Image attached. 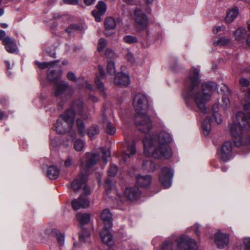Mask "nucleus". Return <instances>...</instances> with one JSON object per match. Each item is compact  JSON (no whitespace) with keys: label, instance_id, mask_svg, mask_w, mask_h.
Masks as SVG:
<instances>
[{"label":"nucleus","instance_id":"1","mask_svg":"<svg viewBox=\"0 0 250 250\" xmlns=\"http://www.w3.org/2000/svg\"><path fill=\"white\" fill-rule=\"evenodd\" d=\"M199 71L192 68L189 78L185 82V98L192 99L197 107L204 114L206 112V104L211 99L212 92L217 88L216 83L211 82H204L200 86Z\"/></svg>","mask_w":250,"mask_h":250},{"label":"nucleus","instance_id":"2","mask_svg":"<svg viewBox=\"0 0 250 250\" xmlns=\"http://www.w3.org/2000/svg\"><path fill=\"white\" fill-rule=\"evenodd\" d=\"M172 142L171 135L165 131L159 134L146 136L143 140L144 152L147 157H153L155 159H169L172 152L168 144Z\"/></svg>","mask_w":250,"mask_h":250},{"label":"nucleus","instance_id":"3","mask_svg":"<svg viewBox=\"0 0 250 250\" xmlns=\"http://www.w3.org/2000/svg\"><path fill=\"white\" fill-rule=\"evenodd\" d=\"M133 106L137 114L136 120L140 121L141 120V121L139 125H148L151 123L147 114L149 108L148 100L144 94L139 93L135 95L133 99Z\"/></svg>","mask_w":250,"mask_h":250},{"label":"nucleus","instance_id":"4","mask_svg":"<svg viewBox=\"0 0 250 250\" xmlns=\"http://www.w3.org/2000/svg\"><path fill=\"white\" fill-rule=\"evenodd\" d=\"M248 126H230V133L234 138V142L238 146L250 144V134L247 133Z\"/></svg>","mask_w":250,"mask_h":250},{"label":"nucleus","instance_id":"5","mask_svg":"<svg viewBox=\"0 0 250 250\" xmlns=\"http://www.w3.org/2000/svg\"><path fill=\"white\" fill-rule=\"evenodd\" d=\"M83 104L81 100H76L73 104L72 107L64 112L59 118L60 123L72 125L74 121L75 112L82 114L83 111Z\"/></svg>","mask_w":250,"mask_h":250},{"label":"nucleus","instance_id":"6","mask_svg":"<svg viewBox=\"0 0 250 250\" xmlns=\"http://www.w3.org/2000/svg\"><path fill=\"white\" fill-rule=\"evenodd\" d=\"M37 65V71L38 74L39 80L41 86V93L40 98L42 101H45L46 95V83H47V62H40L36 61L35 62Z\"/></svg>","mask_w":250,"mask_h":250},{"label":"nucleus","instance_id":"7","mask_svg":"<svg viewBox=\"0 0 250 250\" xmlns=\"http://www.w3.org/2000/svg\"><path fill=\"white\" fill-rule=\"evenodd\" d=\"M176 241L179 250H196L197 248L196 241L188 236H182Z\"/></svg>","mask_w":250,"mask_h":250},{"label":"nucleus","instance_id":"8","mask_svg":"<svg viewBox=\"0 0 250 250\" xmlns=\"http://www.w3.org/2000/svg\"><path fill=\"white\" fill-rule=\"evenodd\" d=\"M173 174V171L169 168L165 167L162 168L159 177L164 188H168L171 186Z\"/></svg>","mask_w":250,"mask_h":250},{"label":"nucleus","instance_id":"9","mask_svg":"<svg viewBox=\"0 0 250 250\" xmlns=\"http://www.w3.org/2000/svg\"><path fill=\"white\" fill-rule=\"evenodd\" d=\"M232 144L230 141H226L222 145L219 154L221 158L225 161L229 160L232 157Z\"/></svg>","mask_w":250,"mask_h":250},{"label":"nucleus","instance_id":"10","mask_svg":"<svg viewBox=\"0 0 250 250\" xmlns=\"http://www.w3.org/2000/svg\"><path fill=\"white\" fill-rule=\"evenodd\" d=\"M73 92L72 88L67 83L58 80L55 83V94L59 96L62 94H70Z\"/></svg>","mask_w":250,"mask_h":250},{"label":"nucleus","instance_id":"11","mask_svg":"<svg viewBox=\"0 0 250 250\" xmlns=\"http://www.w3.org/2000/svg\"><path fill=\"white\" fill-rule=\"evenodd\" d=\"M49 70V74L48 77L51 80V76L53 79H57L61 74V67L58 64V61L48 62V71Z\"/></svg>","mask_w":250,"mask_h":250},{"label":"nucleus","instance_id":"12","mask_svg":"<svg viewBox=\"0 0 250 250\" xmlns=\"http://www.w3.org/2000/svg\"><path fill=\"white\" fill-rule=\"evenodd\" d=\"M2 44L9 53H17L18 52V48L14 39L9 36L5 37L2 41Z\"/></svg>","mask_w":250,"mask_h":250},{"label":"nucleus","instance_id":"13","mask_svg":"<svg viewBox=\"0 0 250 250\" xmlns=\"http://www.w3.org/2000/svg\"><path fill=\"white\" fill-rule=\"evenodd\" d=\"M215 242L219 248H224L229 243V234L217 232L215 235Z\"/></svg>","mask_w":250,"mask_h":250},{"label":"nucleus","instance_id":"14","mask_svg":"<svg viewBox=\"0 0 250 250\" xmlns=\"http://www.w3.org/2000/svg\"><path fill=\"white\" fill-rule=\"evenodd\" d=\"M133 17L138 25L144 26L147 23L146 16L138 8L135 9Z\"/></svg>","mask_w":250,"mask_h":250},{"label":"nucleus","instance_id":"15","mask_svg":"<svg viewBox=\"0 0 250 250\" xmlns=\"http://www.w3.org/2000/svg\"><path fill=\"white\" fill-rule=\"evenodd\" d=\"M104 224V228L111 229L112 226V215L108 209H104L100 215Z\"/></svg>","mask_w":250,"mask_h":250},{"label":"nucleus","instance_id":"16","mask_svg":"<svg viewBox=\"0 0 250 250\" xmlns=\"http://www.w3.org/2000/svg\"><path fill=\"white\" fill-rule=\"evenodd\" d=\"M127 149L122 153V157L124 161L126 162L127 160L136 153V147L133 141L131 142L126 141Z\"/></svg>","mask_w":250,"mask_h":250},{"label":"nucleus","instance_id":"17","mask_svg":"<svg viewBox=\"0 0 250 250\" xmlns=\"http://www.w3.org/2000/svg\"><path fill=\"white\" fill-rule=\"evenodd\" d=\"M125 196L131 201L137 200L141 195V191L137 187L127 188L125 191Z\"/></svg>","mask_w":250,"mask_h":250},{"label":"nucleus","instance_id":"18","mask_svg":"<svg viewBox=\"0 0 250 250\" xmlns=\"http://www.w3.org/2000/svg\"><path fill=\"white\" fill-rule=\"evenodd\" d=\"M71 204L74 209L78 210L81 208L88 207L89 205V201L86 198L81 196L78 199L72 200Z\"/></svg>","mask_w":250,"mask_h":250},{"label":"nucleus","instance_id":"19","mask_svg":"<svg viewBox=\"0 0 250 250\" xmlns=\"http://www.w3.org/2000/svg\"><path fill=\"white\" fill-rule=\"evenodd\" d=\"M87 180V174L86 170L82 172L80 179H76L72 183V188L75 191L78 190L82 186L84 185Z\"/></svg>","mask_w":250,"mask_h":250},{"label":"nucleus","instance_id":"20","mask_svg":"<svg viewBox=\"0 0 250 250\" xmlns=\"http://www.w3.org/2000/svg\"><path fill=\"white\" fill-rule=\"evenodd\" d=\"M115 85L126 86L130 83V78L128 75L123 73H118L114 79Z\"/></svg>","mask_w":250,"mask_h":250},{"label":"nucleus","instance_id":"21","mask_svg":"<svg viewBox=\"0 0 250 250\" xmlns=\"http://www.w3.org/2000/svg\"><path fill=\"white\" fill-rule=\"evenodd\" d=\"M223 123V119L221 115L218 112H215L213 114L212 117L206 118V120L201 125H221Z\"/></svg>","mask_w":250,"mask_h":250},{"label":"nucleus","instance_id":"22","mask_svg":"<svg viewBox=\"0 0 250 250\" xmlns=\"http://www.w3.org/2000/svg\"><path fill=\"white\" fill-rule=\"evenodd\" d=\"M109 229L104 227L103 230L100 232V236L104 243L111 246L114 244V241L112 235L109 230Z\"/></svg>","mask_w":250,"mask_h":250},{"label":"nucleus","instance_id":"23","mask_svg":"<svg viewBox=\"0 0 250 250\" xmlns=\"http://www.w3.org/2000/svg\"><path fill=\"white\" fill-rule=\"evenodd\" d=\"M87 161L85 165V168L87 169L97 164L100 160V155L98 153H87L86 154Z\"/></svg>","mask_w":250,"mask_h":250},{"label":"nucleus","instance_id":"24","mask_svg":"<svg viewBox=\"0 0 250 250\" xmlns=\"http://www.w3.org/2000/svg\"><path fill=\"white\" fill-rule=\"evenodd\" d=\"M104 26L106 29L105 34L107 36H109L111 33H108L107 30H113L116 26V20L112 17H108L106 18L104 21ZM111 33H113L112 31Z\"/></svg>","mask_w":250,"mask_h":250},{"label":"nucleus","instance_id":"25","mask_svg":"<svg viewBox=\"0 0 250 250\" xmlns=\"http://www.w3.org/2000/svg\"><path fill=\"white\" fill-rule=\"evenodd\" d=\"M151 182V178L149 175H138L136 177V182L140 187H146L150 185Z\"/></svg>","mask_w":250,"mask_h":250},{"label":"nucleus","instance_id":"26","mask_svg":"<svg viewBox=\"0 0 250 250\" xmlns=\"http://www.w3.org/2000/svg\"><path fill=\"white\" fill-rule=\"evenodd\" d=\"M72 126H55L54 130H56L58 134H63L67 132L69 133L72 138L76 137V134L71 131Z\"/></svg>","mask_w":250,"mask_h":250},{"label":"nucleus","instance_id":"27","mask_svg":"<svg viewBox=\"0 0 250 250\" xmlns=\"http://www.w3.org/2000/svg\"><path fill=\"white\" fill-rule=\"evenodd\" d=\"M248 118L245 114L241 111L238 112L236 114L235 121L233 125H247Z\"/></svg>","mask_w":250,"mask_h":250},{"label":"nucleus","instance_id":"28","mask_svg":"<svg viewBox=\"0 0 250 250\" xmlns=\"http://www.w3.org/2000/svg\"><path fill=\"white\" fill-rule=\"evenodd\" d=\"M60 175V169L55 166L48 167V178L51 180H55L58 178Z\"/></svg>","mask_w":250,"mask_h":250},{"label":"nucleus","instance_id":"29","mask_svg":"<svg viewBox=\"0 0 250 250\" xmlns=\"http://www.w3.org/2000/svg\"><path fill=\"white\" fill-rule=\"evenodd\" d=\"M51 234L53 236L56 237L57 242L61 246H62L64 244L65 236L63 233L61 232L57 229H53Z\"/></svg>","mask_w":250,"mask_h":250},{"label":"nucleus","instance_id":"30","mask_svg":"<svg viewBox=\"0 0 250 250\" xmlns=\"http://www.w3.org/2000/svg\"><path fill=\"white\" fill-rule=\"evenodd\" d=\"M77 221L82 225L88 223L90 221V215L87 213H78L76 215Z\"/></svg>","mask_w":250,"mask_h":250},{"label":"nucleus","instance_id":"31","mask_svg":"<svg viewBox=\"0 0 250 250\" xmlns=\"http://www.w3.org/2000/svg\"><path fill=\"white\" fill-rule=\"evenodd\" d=\"M212 42L214 46H222L228 45L230 42V40L225 37H222L218 39H214Z\"/></svg>","mask_w":250,"mask_h":250},{"label":"nucleus","instance_id":"32","mask_svg":"<svg viewBox=\"0 0 250 250\" xmlns=\"http://www.w3.org/2000/svg\"><path fill=\"white\" fill-rule=\"evenodd\" d=\"M244 98L247 103L244 105V109L250 119V89L248 90Z\"/></svg>","mask_w":250,"mask_h":250},{"label":"nucleus","instance_id":"33","mask_svg":"<svg viewBox=\"0 0 250 250\" xmlns=\"http://www.w3.org/2000/svg\"><path fill=\"white\" fill-rule=\"evenodd\" d=\"M238 14V9L237 8L232 9L227 14L226 17V21L228 23L231 22L237 16Z\"/></svg>","mask_w":250,"mask_h":250},{"label":"nucleus","instance_id":"34","mask_svg":"<svg viewBox=\"0 0 250 250\" xmlns=\"http://www.w3.org/2000/svg\"><path fill=\"white\" fill-rule=\"evenodd\" d=\"M246 29L244 27H240L234 33L236 39L239 40L242 39L246 33Z\"/></svg>","mask_w":250,"mask_h":250},{"label":"nucleus","instance_id":"35","mask_svg":"<svg viewBox=\"0 0 250 250\" xmlns=\"http://www.w3.org/2000/svg\"><path fill=\"white\" fill-rule=\"evenodd\" d=\"M95 83L97 88L100 91L101 94L104 97L105 96V93L104 86L103 83L101 82V81L98 78H97L95 80Z\"/></svg>","mask_w":250,"mask_h":250},{"label":"nucleus","instance_id":"36","mask_svg":"<svg viewBox=\"0 0 250 250\" xmlns=\"http://www.w3.org/2000/svg\"><path fill=\"white\" fill-rule=\"evenodd\" d=\"M87 134L89 137L91 139L95 135L97 134L99 132V129L98 126H90L87 128Z\"/></svg>","mask_w":250,"mask_h":250},{"label":"nucleus","instance_id":"37","mask_svg":"<svg viewBox=\"0 0 250 250\" xmlns=\"http://www.w3.org/2000/svg\"><path fill=\"white\" fill-rule=\"evenodd\" d=\"M97 9L98 12L100 13L101 15H104L106 10V5L103 1H99L97 4Z\"/></svg>","mask_w":250,"mask_h":250},{"label":"nucleus","instance_id":"38","mask_svg":"<svg viewBox=\"0 0 250 250\" xmlns=\"http://www.w3.org/2000/svg\"><path fill=\"white\" fill-rule=\"evenodd\" d=\"M123 41L126 43L133 44L137 42V39L134 36L126 35L123 38Z\"/></svg>","mask_w":250,"mask_h":250},{"label":"nucleus","instance_id":"39","mask_svg":"<svg viewBox=\"0 0 250 250\" xmlns=\"http://www.w3.org/2000/svg\"><path fill=\"white\" fill-rule=\"evenodd\" d=\"M107 72L110 75H113L115 74V62H108L107 65Z\"/></svg>","mask_w":250,"mask_h":250},{"label":"nucleus","instance_id":"40","mask_svg":"<svg viewBox=\"0 0 250 250\" xmlns=\"http://www.w3.org/2000/svg\"><path fill=\"white\" fill-rule=\"evenodd\" d=\"M84 146V142L80 140H76L74 144V147L75 150L77 151H80L82 150Z\"/></svg>","mask_w":250,"mask_h":250},{"label":"nucleus","instance_id":"41","mask_svg":"<svg viewBox=\"0 0 250 250\" xmlns=\"http://www.w3.org/2000/svg\"><path fill=\"white\" fill-rule=\"evenodd\" d=\"M102 152L103 154V161L106 164L108 162L107 158L110 157L111 155L110 151L108 149L103 148L102 149Z\"/></svg>","mask_w":250,"mask_h":250},{"label":"nucleus","instance_id":"42","mask_svg":"<svg viewBox=\"0 0 250 250\" xmlns=\"http://www.w3.org/2000/svg\"><path fill=\"white\" fill-rule=\"evenodd\" d=\"M173 244L171 240L166 241L163 244L161 250H173Z\"/></svg>","mask_w":250,"mask_h":250},{"label":"nucleus","instance_id":"43","mask_svg":"<svg viewBox=\"0 0 250 250\" xmlns=\"http://www.w3.org/2000/svg\"><path fill=\"white\" fill-rule=\"evenodd\" d=\"M125 58L127 62L131 64H133L135 62V59L132 53L128 49H126Z\"/></svg>","mask_w":250,"mask_h":250},{"label":"nucleus","instance_id":"44","mask_svg":"<svg viewBox=\"0 0 250 250\" xmlns=\"http://www.w3.org/2000/svg\"><path fill=\"white\" fill-rule=\"evenodd\" d=\"M90 236V233L87 230H83L80 234V240L82 242H85L87 240Z\"/></svg>","mask_w":250,"mask_h":250},{"label":"nucleus","instance_id":"45","mask_svg":"<svg viewBox=\"0 0 250 250\" xmlns=\"http://www.w3.org/2000/svg\"><path fill=\"white\" fill-rule=\"evenodd\" d=\"M241 247L244 250H250V237H246L243 239Z\"/></svg>","mask_w":250,"mask_h":250},{"label":"nucleus","instance_id":"46","mask_svg":"<svg viewBox=\"0 0 250 250\" xmlns=\"http://www.w3.org/2000/svg\"><path fill=\"white\" fill-rule=\"evenodd\" d=\"M118 168L116 166L111 165L108 170V174L110 177H115L117 173Z\"/></svg>","mask_w":250,"mask_h":250},{"label":"nucleus","instance_id":"47","mask_svg":"<svg viewBox=\"0 0 250 250\" xmlns=\"http://www.w3.org/2000/svg\"><path fill=\"white\" fill-rule=\"evenodd\" d=\"M106 41L103 38H101L98 42V50L99 51H102L106 46Z\"/></svg>","mask_w":250,"mask_h":250},{"label":"nucleus","instance_id":"48","mask_svg":"<svg viewBox=\"0 0 250 250\" xmlns=\"http://www.w3.org/2000/svg\"><path fill=\"white\" fill-rule=\"evenodd\" d=\"M104 130L106 133L113 135L116 132V128L115 126H104Z\"/></svg>","mask_w":250,"mask_h":250},{"label":"nucleus","instance_id":"49","mask_svg":"<svg viewBox=\"0 0 250 250\" xmlns=\"http://www.w3.org/2000/svg\"><path fill=\"white\" fill-rule=\"evenodd\" d=\"M104 188L106 191L112 189L114 186V184L112 182V180L107 179L104 184Z\"/></svg>","mask_w":250,"mask_h":250},{"label":"nucleus","instance_id":"50","mask_svg":"<svg viewBox=\"0 0 250 250\" xmlns=\"http://www.w3.org/2000/svg\"><path fill=\"white\" fill-rule=\"evenodd\" d=\"M67 78L69 81L76 82L77 79L74 73L72 71H70L67 73Z\"/></svg>","mask_w":250,"mask_h":250},{"label":"nucleus","instance_id":"51","mask_svg":"<svg viewBox=\"0 0 250 250\" xmlns=\"http://www.w3.org/2000/svg\"><path fill=\"white\" fill-rule=\"evenodd\" d=\"M211 126H202V130L203 134L207 136L211 132Z\"/></svg>","mask_w":250,"mask_h":250},{"label":"nucleus","instance_id":"52","mask_svg":"<svg viewBox=\"0 0 250 250\" xmlns=\"http://www.w3.org/2000/svg\"><path fill=\"white\" fill-rule=\"evenodd\" d=\"M239 84L241 86L247 87L250 84V81L245 78H242L239 80Z\"/></svg>","mask_w":250,"mask_h":250},{"label":"nucleus","instance_id":"53","mask_svg":"<svg viewBox=\"0 0 250 250\" xmlns=\"http://www.w3.org/2000/svg\"><path fill=\"white\" fill-rule=\"evenodd\" d=\"M141 127L139 128V130L141 132H144L145 134H147L149 132L151 129L152 126H140Z\"/></svg>","mask_w":250,"mask_h":250},{"label":"nucleus","instance_id":"54","mask_svg":"<svg viewBox=\"0 0 250 250\" xmlns=\"http://www.w3.org/2000/svg\"><path fill=\"white\" fill-rule=\"evenodd\" d=\"M92 14L97 22H100L101 21L102 19L101 16H103V15H101L100 13L96 10L92 12Z\"/></svg>","mask_w":250,"mask_h":250},{"label":"nucleus","instance_id":"55","mask_svg":"<svg viewBox=\"0 0 250 250\" xmlns=\"http://www.w3.org/2000/svg\"><path fill=\"white\" fill-rule=\"evenodd\" d=\"M78 131L79 134L82 136H84L86 134L85 126H77Z\"/></svg>","mask_w":250,"mask_h":250},{"label":"nucleus","instance_id":"56","mask_svg":"<svg viewBox=\"0 0 250 250\" xmlns=\"http://www.w3.org/2000/svg\"><path fill=\"white\" fill-rule=\"evenodd\" d=\"M225 29V27L224 25H222L221 26H218L214 27L212 31L214 34H217L219 32L221 31H223Z\"/></svg>","mask_w":250,"mask_h":250},{"label":"nucleus","instance_id":"57","mask_svg":"<svg viewBox=\"0 0 250 250\" xmlns=\"http://www.w3.org/2000/svg\"><path fill=\"white\" fill-rule=\"evenodd\" d=\"M8 100L4 96L0 97V104L2 106H6L8 104Z\"/></svg>","mask_w":250,"mask_h":250},{"label":"nucleus","instance_id":"58","mask_svg":"<svg viewBox=\"0 0 250 250\" xmlns=\"http://www.w3.org/2000/svg\"><path fill=\"white\" fill-rule=\"evenodd\" d=\"M79 1V0H63L64 3L72 5H76L78 4Z\"/></svg>","mask_w":250,"mask_h":250},{"label":"nucleus","instance_id":"59","mask_svg":"<svg viewBox=\"0 0 250 250\" xmlns=\"http://www.w3.org/2000/svg\"><path fill=\"white\" fill-rule=\"evenodd\" d=\"M43 159H41L40 161V163L42 165V169L43 172L44 173L45 175H47V171H46V165L43 164Z\"/></svg>","mask_w":250,"mask_h":250},{"label":"nucleus","instance_id":"60","mask_svg":"<svg viewBox=\"0 0 250 250\" xmlns=\"http://www.w3.org/2000/svg\"><path fill=\"white\" fill-rule=\"evenodd\" d=\"M192 228L193 229H194L195 233L196 234V235L197 236H199V234H200V231L199 230V225L198 224H195L193 227H192Z\"/></svg>","mask_w":250,"mask_h":250},{"label":"nucleus","instance_id":"61","mask_svg":"<svg viewBox=\"0 0 250 250\" xmlns=\"http://www.w3.org/2000/svg\"><path fill=\"white\" fill-rule=\"evenodd\" d=\"M65 166L67 167H69L73 164V160L71 158L68 157L65 161Z\"/></svg>","mask_w":250,"mask_h":250},{"label":"nucleus","instance_id":"62","mask_svg":"<svg viewBox=\"0 0 250 250\" xmlns=\"http://www.w3.org/2000/svg\"><path fill=\"white\" fill-rule=\"evenodd\" d=\"M83 192L85 195H89L90 193V190L87 185H83Z\"/></svg>","mask_w":250,"mask_h":250},{"label":"nucleus","instance_id":"63","mask_svg":"<svg viewBox=\"0 0 250 250\" xmlns=\"http://www.w3.org/2000/svg\"><path fill=\"white\" fill-rule=\"evenodd\" d=\"M87 122L85 120H82L81 119H77L76 121V125H84L85 124H87Z\"/></svg>","mask_w":250,"mask_h":250},{"label":"nucleus","instance_id":"64","mask_svg":"<svg viewBox=\"0 0 250 250\" xmlns=\"http://www.w3.org/2000/svg\"><path fill=\"white\" fill-rule=\"evenodd\" d=\"M99 70L100 77L103 78L104 75V69L101 65L99 66Z\"/></svg>","mask_w":250,"mask_h":250}]
</instances>
